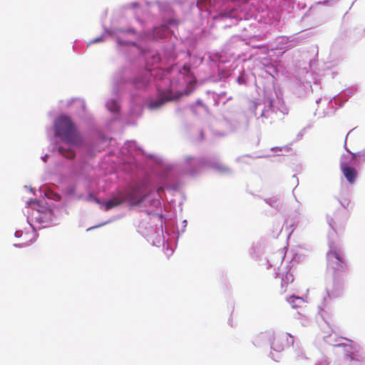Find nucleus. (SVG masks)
<instances>
[{
  "label": "nucleus",
  "instance_id": "nucleus-1",
  "mask_svg": "<svg viewBox=\"0 0 365 365\" xmlns=\"http://www.w3.org/2000/svg\"><path fill=\"white\" fill-rule=\"evenodd\" d=\"M55 131L56 135L66 143L75 146L81 145L82 138L70 118L64 115L57 118L55 121Z\"/></svg>",
  "mask_w": 365,
  "mask_h": 365
},
{
  "label": "nucleus",
  "instance_id": "nucleus-2",
  "mask_svg": "<svg viewBox=\"0 0 365 365\" xmlns=\"http://www.w3.org/2000/svg\"><path fill=\"white\" fill-rule=\"evenodd\" d=\"M358 157H365V150L364 153H359L357 154H352L349 160H348L346 157L344 156V160L340 163V169L344 176L350 184H352L355 182L358 175L357 170L351 165V163L352 161H356Z\"/></svg>",
  "mask_w": 365,
  "mask_h": 365
},
{
  "label": "nucleus",
  "instance_id": "nucleus-3",
  "mask_svg": "<svg viewBox=\"0 0 365 365\" xmlns=\"http://www.w3.org/2000/svg\"><path fill=\"white\" fill-rule=\"evenodd\" d=\"M327 257L328 267L333 270L334 274H338L339 272L346 271L347 265L339 251L331 250L327 252Z\"/></svg>",
  "mask_w": 365,
  "mask_h": 365
},
{
  "label": "nucleus",
  "instance_id": "nucleus-4",
  "mask_svg": "<svg viewBox=\"0 0 365 365\" xmlns=\"http://www.w3.org/2000/svg\"><path fill=\"white\" fill-rule=\"evenodd\" d=\"M143 188V185H135L120 191L125 194V202H129L130 205H137L141 203L148 195L145 193Z\"/></svg>",
  "mask_w": 365,
  "mask_h": 365
},
{
  "label": "nucleus",
  "instance_id": "nucleus-5",
  "mask_svg": "<svg viewBox=\"0 0 365 365\" xmlns=\"http://www.w3.org/2000/svg\"><path fill=\"white\" fill-rule=\"evenodd\" d=\"M180 95H174L170 90L160 92L158 95V99L150 101L148 107L150 110L158 109L163 106L166 102L173 101L180 97Z\"/></svg>",
  "mask_w": 365,
  "mask_h": 365
},
{
  "label": "nucleus",
  "instance_id": "nucleus-6",
  "mask_svg": "<svg viewBox=\"0 0 365 365\" xmlns=\"http://www.w3.org/2000/svg\"><path fill=\"white\" fill-rule=\"evenodd\" d=\"M125 202V194L118 191L111 199L105 202L104 206L106 211L121 205Z\"/></svg>",
  "mask_w": 365,
  "mask_h": 365
},
{
  "label": "nucleus",
  "instance_id": "nucleus-7",
  "mask_svg": "<svg viewBox=\"0 0 365 365\" xmlns=\"http://www.w3.org/2000/svg\"><path fill=\"white\" fill-rule=\"evenodd\" d=\"M287 338V336L274 337L271 344L272 349L278 352L283 351L286 345L284 341Z\"/></svg>",
  "mask_w": 365,
  "mask_h": 365
},
{
  "label": "nucleus",
  "instance_id": "nucleus-8",
  "mask_svg": "<svg viewBox=\"0 0 365 365\" xmlns=\"http://www.w3.org/2000/svg\"><path fill=\"white\" fill-rule=\"evenodd\" d=\"M169 34V29L168 26L162 25L159 27H156L154 29V36L158 38H164Z\"/></svg>",
  "mask_w": 365,
  "mask_h": 365
},
{
  "label": "nucleus",
  "instance_id": "nucleus-9",
  "mask_svg": "<svg viewBox=\"0 0 365 365\" xmlns=\"http://www.w3.org/2000/svg\"><path fill=\"white\" fill-rule=\"evenodd\" d=\"M150 74L148 73L141 78H137L135 81V86L138 88H143L147 86L150 82Z\"/></svg>",
  "mask_w": 365,
  "mask_h": 365
},
{
  "label": "nucleus",
  "instance_id": "nucleus-10",
  "mask_svg": "<svg viewBox=\"0 0 365 365\" xmlns=\"http://www.w3.org/2000/svg\"><path fill=\"white\" fill-rule=\"evenodd\" d=\"M150 74L148 73L141 78H137L135 81V86L138 88H143L147 86L150 82Z\"/></svg>",
  "mask_w": 365,
  "mask_h": 365
},
{
  "label": "nucleus",
  "instance_id": "nucleus-11",
  "mask_svg": "<svg viewBox=\"0 0 365 365\" xmlns=\"http://www.w3.org/2000/svg\"><path fill=\"white\" fill-rule=\"evenodd\" d=\"M58 152L65 158L68 159H73L75 157V152L70 148H67L63 146H60L58 148Z\"/></svg>",
  "mask_w": 365,
  "mask_h": 365
},
{
  "label": "nucleus",
  "instance_id": "nucleus-12",
  "mask_svg": "<svg viewBox=\"0 0 365 365\" xmlns=\"http://www.w3.org/2000/svg\"><path fill=\"white\" fill-rule=\"evenodd\" d=\"M297 301L303 302V299L302 297L296 296H291L287 299V302L291 304L292 308H298L300 307L299 304L296 303Z\"/></svg>",
  "mask_w": 365,
  "mask_h": 365
},
{
  "label": "nucleus",
  "instance_id": "nucleus-13",
  "mask_svg": "<svg viewBox=\"0 0 365 365\" xmlns=\"http://www.w3.org/2000/svg\"><path fill=\"white\" fill-rule=\"evenodd\" d=\"M106 106H107L108 108L110 111H112V112H113V113H116V112H118V110H119V106H118V105L117 102H116V101H113V100H112V101H108V102L107 103V105H106Z\"/></svg>",
  "mask_w": 365,
  "mask_h": 365
},
{
  "label": "nucleus",
  "instance_id": "nucleus-14",
  "mask_svg": "<svg viewBox=\"0 0 365 365\" xmlns=\"http://www.w3.org/2000/svg\"><path fill=\"white\" fill-rule=\"evenodd\" d=\"M217 170L221 173H227L229 171V168L224 165H215Z\"/></svg>",
  "mask_w": 365,
  "mask_h": 365
},
{
  "label": "nucleus",
  "instance_id": "nucleus-15",
  "mask_svg": "<svg viewBox=\"0 0 365 365\" xmlns=\"http://www.w3.org/2000/svg\"><path fill=\"white\" fill-rule=\"evenodd\" d=\"M55 200H61V196L58 195V194H55Z\"/></svg>",
  "mask_w": 365,
  "mask_h": 365
},
{
  "label": "nucleus",
  "instance_id": "nucleus-16",
  "mask_svg": "<svg viewBox=\"0 0 365 365\" xmlns=\"http://www.w3.org/2000/svg\"><path fill=\"white\" fill-rule=\"evenodd\" d=\"M127 32H128V33H132V34H135V30H134V29H128V30L127 31Z\"/></svg>",
  "mask_w": 365,
  "mask_h": 365
},
{
  "label": "nucleus",
  "instance_id": "nucleus-17",
  "mask_svg": "<svg viewBox=\"0 0 365 365\" xmlns=\"http://www.w3.org/2000/svg\"><path fill=\"white\" fill-rule=\"evenodd\" d=\"M101 40V39L100 38H97L94 39V40L93 41V43H96V42L100 41Z\"/></svg>",
  "mask_w": 365,
  "mask_h": 365
},
{
  "label": "nucleus",
  "instance_id": "nucleus-18",
  "mask_svg": "<svg viewBox=\"0 0 365 365\" xmlns=\"http://www.w3.org/2000/svg\"><path fill=\"white\" fill-rule=\"evenodd\" d=\"M192 158H193L192 157H187L186 158V160H187V162H190V160H191Z\"/></svg>",
  "mask_w": 365,
  "mask_h": 365
},
{
  "label": "nucleus",
  "instance_id": "nucleus-19",
  "mask_svg": "<svg viewBox=\"0 0 365 365\" xmlns=\"http://www.w3.org/2000/svg\"><path fill=\"white\" fill-rule=\"evenodd\" d=\"M163 188H162V187H159V188L158 189V192L160 194V192L161 191H163Z\"/></svg>",
  "mask_w": 365,
  "mask_h": 365
},
{
  "label": "nucleus",
  "instance_id": "nucleus-20",
  "mask_svg": "<svg viewBox=\"0 0 365 365\" xmlns=\"http://www.w3.org/2000/svg\"><path fill=\"white\" fill-rule=\"evenodd\" d=\"M95 201L97 202V203H99V200L98 198H95Z\"/></svg>",
  "mask_w": 365,
  "mask_h": 365
}]
</instances>
